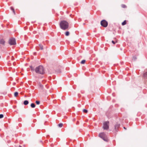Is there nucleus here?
I'll return each instance as SVG.
<instances>
[{"label":"nucleus","mask_w":147,"mask_h":147,"mask_svg":"<svg viewBox=\"0 0 147 147\" xmlns=\"http://www.w3.org/2000/svg\"><path fill=\"white\" fill-rule=\"evenodd\" d=\"M35 72L37 74L41 75L44 74L45 72V69L42 65H39L35 68Z\"/></svg>","instance_id":"obj_1"},{"label":"nucleus","mask_w":147,"mask_h":147,"mask_svg":"<svg viewBox=\"0 0 147 147\" xmlns=\"http://www.w3.org/2000/svg\"><path fill=\"white\" fill-rule=\"evenodd\" d=\"M60 28L63 30H65L69 27V23L66 20H63L59 23Z\"/></svg>","instance_id":"obj_2"},{"label":"nucleus","mask_w":147,"mask_h":147,"mask_svg":"<svg viewBox=\"0 0 147 147\" xmlns=\"http://www.w3.org/2000/svg\"><path fill=\"white\" fill-rule=\"evenodd\" d=\"M8 43L10 45H15L16 44V39L15 38L12 37L10 38L8 41Z\"/></svg>","instance_id":"obj_3"},{"label":"nucleus","mask_w":147,"mask_h":147,"mask_svg":"<svg viewBox=\"0 0 147 147\" xmlns=\"http://www.w3.org/2000/svg\"><path fill=\"white\" fill-rule=\"evenodd\" d=\"M120 123L118 122H116V124L114 126V129L113 131L115 133H117L120 127Z\"/></svg>","instance_id":"obj_4"},{"label":"nucleus","mask_w":147,"mask_h":147,"mask_svg":"<svg viewBox=\"0 0 147 147\" xmlns=\"http://www.w3.org/2000/svg\"><path fill=\"white\" fill-rule=\"evenodd\" d=\"M105 134L104 132H102L100 133L98 135V136L104 141L107 142L108 140L105 137Z\"/></svg>","instance_id":"obj_5"},{"label":"nucleus","mask_w":147,"mask_h":147,"mask_svg":"<svg viewBox=\"0 0 147 147\" xmlns=\"http://www.w3.org/2000/svg\"><path fill=\"white\" fill-rule=\"evenodd\" d=\"M100 24L102 26L106 28L108 26V23L105 20H103L100 22Z\"/></svg>","instance_id":"obj_6"},{"label":"nucleus","mask_w":147,"mask_h":147,"mask_svg":"<svg viewBox=\"0 0 147 147\" xmlns=\"http://www.w3.org/2000/svg\"><path fill=\"white\" fill-rule=\"evenodd\" d=\"M109 121H105L103 123V128L105 130H107L109 129Z\"/></svg>","instance_id":"obj_7"},{"label":"nucleus","mask_w":147,"mask_h":147,"mask_svg":"<svg viewBox=\"0 0 147 147\" xmlns=\"http://www.w3.org/2000/svg\"><path fill=\"white\" fill-rule=\"evenodd\" d=\"M5 41L3 39H1L0 40V44H2L3 45H5Z\"/></svg>","instance_id":"obj_8"},{"label":"nucleus","mask_w":147,"mask_h":147,"mask_svg":"<svg viewBox=\"0 0 147 147\" xmlns=\"http://www.w3.org/2000/svg\"><path fill=\"white\" fill-rule=\"evenodd\" d=\"M31 71L32 72L35 71V68L34 69V67L32 66V65H31L30 66Z\"/></svg>","instance_id":"obj_9"},{"label":"nucleus","mask_w":147,"mask_h":147,"mask_svg":"<svg viewBox=\"0 0 147 147\" xmlns=\"http://www.w3.org/2000/svg\"><path fill=\"white\" fill-rule=\"evenodd\" d=\"M28 103H29V101L28 100H25L24 101L23 104H24V105H28Z\"/></svg>","instance_id":"obj_10"},{"label":"nucleus","mask_w":147,"mask_h":147,"mask_svg":"<svg viewBox=\"0 0 147 147\" xmlns=\"http://www.w3.org/2000/svg\"><path fill=\"white\" fill-rule=\"evenodd\" d=\"M55 71L57 74H59L61 72V70L59 69H56Z\"/></svg>","instance_id":"obj_11"},{"label":"nucleus","mask_w":147,"mask_h":147,"mask_svg":"<svg viewBox=\"0 0 147 147\" xmlns=\"http://www.w3.org/2000/svg\"><path fill=\"white\" fill-rule=\"evenodd\" d=\"M30 106L31 108H34L35 107L36 105L34 103H32L30 104Z\"/></svg>","instance_id":"obj_12"},{"label":"nucleus","mask_w":147,"mask_h":147,"mask_svg":"<svg viewBox=\"0 0 147 147\" xmlns=\"http://www.w3.org/2000/svg\"><path fill=\"white\" fill-rule=\"evenodd\" d=\"M65 35L66 36H69V35L70 33L69 31H66L65 33Z\"/></svg>","instance_id":"obj_13"},{"label":"nucleus","mask_w":147,"mask_h":147,"mask_svg":"<svg viewBox=\"0 0 147 147\" xmlns=\"http://www.w3.org/2000/svg\"><path fill=\"white\" fill-rule=\"evenodd\" d=\"M39 46L41 50H42L43 49V46L41 44H39Z\"/></svg>","instance_id":"obj_14"},{"label":"nucleus","mask_w":147,"mask_h":147,"mask_svg":"<svg viewBox=\"0 0 147 147\" xmlns=\"http://www.w3.org/2000/svg\"><path fill=\"white\" fill-rule=\"evenodd\" d=\"M18 92H16L14 93V96L15 97H17L18 95Z\"/></svg>","instance_id":"obj_15"},{"label":"nucleus","mask_w":147,"mask_h":147,"mask_svg":"<svg viewBox=\"0 0 147 147\" xmlns=\"http://www.w3.org/2000/svg\"><path fill=\"white\" fill-rule=\"evenodd\" d=\"M127 23L126 20H124L121 23L122 26H124Z\"/></svg>","instance_id":"obj_16"},{"label":"nucleus","mask_w":147,"mask_h":147,"mask_svg":"<svg viewBox=\"0 0 147 147\" xmlns=\"http://www.w3.org/2000/svg\"><path fill=\"white\" fill-rule=\"evenodd\" d=\"M144 77L146 78H147V72H145L143 74Z\"/></svg>","instance_id":"obj_17"},{"label":"nucleus","mask_w":147,"mask_h":147,"mask_svg":"<svg viewBox=\"0 0 147 147\" xmlns=\"http://www.w3.org/2000/svg\"><path fill=\"white\" fill-rule=\"evenodd\" d=\"M83 112L85 113H87L88 112V110L87 109H84L83 110Z\"/></svg>","instance_id":"obj_18"},{"label":"nucleus","mask_w":147,"mask_h":147,"mask_svg":"<svg viewBox=\"0 0 147 147\" xmlns=\"http://www.w3.org/2000/svg\"><path fill=\"white\" fill-rule=\"evenodd\" d=\"M63 125V123H61L58 125V126L59 127H61Z\"/></svg>","instance_id":"obj_19"},{"label":"nucleus","mask_w":147,"mask_h":147,"mask_svg":"<svg viewBox=\"0 0 147 147\" xmlns=\"http://www.w3.org/2000/svg\"><path fill=\"white\" fill-rule=\"evenodd\" d=\"M85 62H86V60L84 59V60H82L81 61L80 63L82 64H84L85 63Z\"/></svg>","instance_id":"obj_20"},{"label":"nucleus","mask_w":147,"mask_h":147,"mask_svg":"<svg viewBox=\"0 0 147 147\" xmlns=\"http://www.w3.org/2000/svg\"><path fill=\"white\" fill-rule=\"evenodd\" d=\"M35 103L37 105H39L40 103V101L38 100H36L35 102Z\"/></svg>","instance_id":"obj_21"},{"label":"nucleus","mask_w":147,"mask_h":147,"mask_svg":"<svg viewBox=\"0 0 147 147\" xmlns=\"http://www.w3.org/2000/svg\"><path fill=\"white\" fill-rule=\"evenodd\" d=\"M121 7L123 8H127V6L124 4H122L121 5Z\"/></svg>","instance_id":"obj_22"},{"label":"nucleus","mask_w":147,"mask_h":147,"mask_svg":"<svg viewBox=\"0 0 147 147\" xmlns=\"http://www.w3.org/2000/svg\"><path fill=\"white\" fill-rule=\"evenodd\" d=\"M137 59V58L136 56H134L132 57V59L134 61H135Z\"/></svg>","instance_id":"obj_23"},{"label":"nucleus","mask_w":147,"mask_h":147,"mask_svg":"<svg viewBox=\"0 0 147 147\" xmlns=\"http://www.w3.org/2000/svg\"><path fill=\"white\" fill-rule=\"evenodd\" d=\"M39 86L42 89L43 88V85L41 84H39Z\"/></svg>","instance_id":"obj_24"},{"label":"nucleus","mask_w":147,"mask_h":147,"mask_svg":"<svg viewBox=\"0 0 147 147\" xmlns=\"http://www.w3.org/2000/svg\"><path fill=\"white\" fill-rule=\"evenodd\" d=\"M4 115L2 114H0V119L3 118V117Z\"/></svg>","instance_id":"obj_25"},{"label":"nucleus","mask_w":147,"mask_h":147,"mask_svg":"<svg viewBox=\"0 0 147 147\" xmlns=\"http://www.w3.org/2000/svg\"><path fill=\"white\" fill-rule=\"evenodd\" d=\"M11 9L13 11V10H14V9L13 7H10Z\"/></svg>","instance_id":"obj_26"},{"label":"nucleus","mask_w":147,"mask_h":147,"mask_svg":"<svg viewBox=\"0 0 147 147\" xmlns=\"http://www.w3.org/2000/svg\"><path fill=\"white\" fill-rule=\"evenodd\" d=\"M112 43H113V44H115L116 43V42L115 41L113 40H112Z\"/></svg>","instance_id":"obj_27"},{"label":"nucleus","mask_w":147,"mask_h":147,"mask_svg":"<svg viewBox=\"0 0 147 147\" xmlns=\"http://www.w3.org/2000/svg\"><path fill=\"white\" fill-rule=\"evenodd\" d=\"M13 12L14 15L16 14V13L15 10H13Z\"/></svg>","instance_id":"obj_28"},{"label":"nucleus","mask_w":147,"mask_h":147,"mask_svg":"<svg viewBox=\"0 0 147 147\" xmlns=\"http://www.w3.org/2000/svg\"><path fill=\"white\" fill-rule=\"evenodd\" d=\"M49 137H50V136H49V135H47V138H49Z\"/></svg>","instance_id":"obj_29"},{"label":"nucleus","mask_w":147,"mask_h":147,"mask_svg":"<svg viewBox=\"0 0 147 147\" xmlns=\"http://www.w3.org/2000/svg\"><path fill=\"white\" fill-rule=\"evenodd\" d=\"M123 128L125 129H126V128L125 127H124Z\"/></svg>","instance_id":"obj_30"},{"label":"nucleus","mask_w":147,"mask_h":147,"mask_svg":"<svg viewBox=\"0 0 147 147\" xmlns=\"http://www.w3.org/2000/svg\"><path fill=\"white\" fill-rule=\"evenodd\" d=\"M75 120H76L75 119V118H74V119H73V121H75Z\"/></svg>","instance_id":"obj_31"},{"label":"nucleus","mask_w":147,"mask_h":147,"mask_svg":"<svg viewBox=\"0 0 147 147\" xmlns=\"http://www.w3.org/2000/svg\"><path fill=\"white\" fill-rule=\"evenodd\" d=\"M94 32H96V30H94Z\"/></svg>","instance_id":"obj_32"},{"label":"nucleus","mask_w":147,"mask_h":147,"mask_svg":"<svg viewBox=\"0 0 147 147\" xmlns=\"http://www.w3.org/2000/svg\"><path fill=\"white\" fill-rule=\"evenodd\" d=\"M18 147H22L20 145H19V146Z\"/></svg>","instance_id":"obj_33"},{"label":"nucleus","mask_w":147,"mask_h":147,"mask_svg":"<svg viewBox=\"0 0 147 147\" xmlns=\"http://www.w3.org/2000/svg\"><path fill=\"white\" fill-rule=\"evenodd\" d=\"M79 123L78 121L77 123H77Z\"/></svg>","instance_id":"obj_34"},{"label":"nucleus","mask_w":147,"mask_h":147,"mask_svg":"<svg viewBox=\"0 0 147 147\" xmlns=\"http://www.w3.org/2000/svg\"><path fill=\"white\" fill-rule=\"evenodd\" d=\"M40 142H42V141L40 140Z\"/></svg>","instance_id":"obj_35"},{"label":"nucleus","mask_w":147,"mask_h":147,"mask_svg":"<svg viewBox=\"0 0 147 147\" xmlns=\"http://www.w3.org/2000/svg\"><path fill=\"white\" fill-rule=\"evenodd\" d=\"M32 23H34V22H32Z\"/></svg>","instance_id":"obj_36"}]
</instances>
